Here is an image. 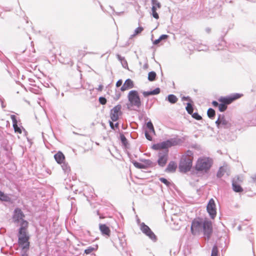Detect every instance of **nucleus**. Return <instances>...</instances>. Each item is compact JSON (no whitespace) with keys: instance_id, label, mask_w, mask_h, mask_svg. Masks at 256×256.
Segmentation results:
<instances>
[{"instance_id":"1","label":"nucleus","mask_w":256,"mask_h":256,"mask_svg":"<svg viewBox=\"0 0 256 256\" xmlns=\"http://www.w3.org/2000/svg\"><path fill=\"white\" fill-rule=\"evenodd\" d=\"M182 143V140L176 137L153 144L152 146L153 150H160L158 154V166L161 167H164L166 166L168 158L169 150L168 148H169L179 145Z\"/></svg>"},{"instance_id":"2","label":"nucleus","mask_w":256,"mask_h":256,"mask_svg":"<svg viewBox=\"0 0 256 256\" xmlns=\"http://www.w3.org/2000/svg\"><path fill=\"white\" fill-rule=\"evenodd\" d=\"M212 166L210 160L207 158H199L196 165L195 168L198 172H207Z\"/></svg>"},{"instance_id":"3","label":"nucleus","mask_w":256,"mask_h":256,"mask_svg":"<svg viewBox=\"0 0 256 256\" xmlns=\"http://www.w3.org/2000/svg\"><path fill=\"white\" fill-rule=\"evenodd\" d=\"M192 166V158L188 156H184L182 158L180 164L179 168L180 172H186L190 170Z\"/></svg>"},{"instance_id":"4","label":"nucleus","mask_w":256,"mask_h":256,"mask_svg":"<svg viewBox=\"0 0 256 256\" xmlns=\"http://www.w3.org/2000/svg\"><path fill=\"white\" fill-rule=\"evenodd\" d=\"M128 101L131 106L140 108L142 105V102L138 92L136 90H130L128 96Z\"/></svg>"},{"instance_id":"5","label":"nucleus","mask_w":256,"mask_h":256,"mask_svg":"<svg viewBox=\"0 0 256 256\" xmlns=\"http://www.w3.org/2000/svg\"><path fill=\"white\" fill-rule=\"evenodd\" d=\"M218 128H229L232 124L228 119L226 118L224 114H219L218 118L215 122Z\"/></svg>"},{"instance_id":"6","label":"nucleus","mask_w":256,"mask_h":256,"mask_svg":"<svg viewBox=\"0 0 256 256\" xmlns=\"http://www.w3.org/2000/svg\"><path fill=\"white\" fill-rule=\"evenodd\" d=\"M206 238L209 240L212 232V226L211 221L204 220L203 222L202 232Z\"/></svg>"},{"instance_id":"7","label":"nucleus","mask_w":256,"mask_h":256,"mask_svg":"<svg viewBox=\"0 0 256 256\" xmlns=\"http://www.w3.org/2000/svg\"><path fill=\"white\" fill-rule=\"evenodd\" d=\"M140 228L145 235L148 237L152 242H156L157 240V237L148 226L144 222L140 224Z\"/></svg>"},{"instance_id":"8","label":"nucleus","mask_w":256,"mask_h":256,"mask_svg":"<svg viewBox=\"0 0 256 256\" xmlns=\"http://www.w3.org/2000/svg\"><path fill=\"white\" fill-rule=\"evenodd\" d=\"M204 220H194L191 226V231L193 234L196 235L202 232Z\"/></svg>"},{"instance_id":"9","label":"nucleus","mask_w":256,"mask_h":256,"mask_svg":"<svg viewBox=\"0 0 256 256\" xmlns=\"http://www.w3.org/2000/svg\"><path fill=\"white\" fill-rule=\"evenodd\" d=\"M206 210L210 218L214 219L216 214V204L213 198H211L207 205Z\"/></svg>"},{"instance_id":"10","label":"nucleus","mask_w":256,"mask_h":256,"mask_svg":"<svg viewBox=\"0 0 256 256\" xmlns=\"http://www.w3.org/2000/svg\"><path fill=\"white\" fill-rule=\"evenodd\" d=\"M241 96V94L236 93L228 96L221 97L218 99V101L227 106L231 104L234 100L240 98Z\"/></svg>"},{"instance_id":"11","label":"nucleus","mask_w":256,"mask_h":256,"mask_svg":"<svg viewBox=\"0 0 256 256\" xmlns=\"http://www.w3.org/2000/svg\"><path fill=\"white\" fill-rule=\"evenodd\" d=\"M122 106L120 104L115 106L111 110L110 118L113 122H116L118 119V116L122 114Z\"/></svg>"},{"instance_id":"12","label":"nucleus","mask_w":256,"mask_h":256,"mask_svg":"<svg viewBox=\"0 0 256 256\" xmlns=\"http://www.w3.org/2000/svg\"><path fill=\"white\" fill-rule=\"evenodd\" d=\"M30 238H19L18 243L19 246L24 251L27 252L30 248Z\"/></svg>"},{"instance_id":"13","label":"nucleus","mask_w":256,"mask_h":256,"mask_svg":"<svg viewBox=\"0 0 256 256\" xmlns=\"http://www.w3.org/2000/svg\"><path fill=\"white\" fill-rule=\"evenodd\" d=\"M24 215L20 208H16L14 210L13 219L14 222H18L20 220H24Z\"/></svg>"},{"instance_id":"14","label":"nucleus","mask_w":256,"mask_h":256,"mask_svg":"<svg viewBox=\"0 0 256 256\" xmlns=\"http://www.w3.org/2000/svg\"><path fill=\"white\" fill-rule=\"evenodd\" d=\"M134 84L132 80L130 78L126 80L122 86L120 88V90L124 92L130 88H134Z\"/></svg>"},{"instance_id":"15","label":"nucleus","mask_w":256,"mask_h":256,"mask_svg":"<svg viewBox=\"0 0 256 256\" xmlns=\"http://www.w3.org/2000/svg\"><path fill=\"white\" fill-rule=\"evenodd\" d=\"M99 228L102 235L106 236H110V230L105 224H100Z\"/></svg>"},{"instance_id":"16","label":"nucleus","mask_w":256,"mask_h":256,"mask_svg":"<svg viewBox=\"0 0 256 256\" xmlns=\"http://www.w3.org/2000/svg\"><path fill=\"white\" fill-rule=\"evenodd\" d=\"M54 158L56 161L59 164H62L65 160L64 155L61 152H58L56 154L54 155Z\"/></svg>"},{"instance_id":"17","label":"nucleus","mask_w":256,"mask_h":256,"mask_svg":"<svg viewBox=\"0 0 256 256\" xmlns=\"http://www.w3.org/2000/svg\"><path fill=\"white\" fill-rule=\"evenodd\" d=\"M232 188L236 192H241L244 190L240 184H238L235 180H232Z\"/></svg>"},{"instance_id":"18","label":"nucleus","mask_w":256,"mask_h":256,"mask_svg":"<svg viewBox=\"0 0 256 256\" xmlns=\"http://www.w3.org/2000/svg\"><path fill=\"white\" fill-rule=\"evenodd\" d=\"M160 88H155L154 90H151V91H147V92H142V94L144 97H147L151 95H156L160 93Z\"/></svg>"},{"instance_id":"19","label":"nucleus","mask_w":256,"mask_h":256,"mask_svg":"<svg viewBox=\"0 0 256 256\" xmlns=\"http://www.w3.org/2000/svg\"><path fill=\"white\" fill-rule=\"evenodd\" d=\"M177 168V166L174 162L170 161L167 166L166 170L168 172H174Z\"/></svg>"},{"instance_id":"20","label":"nucleus","mask_w":256,"mask_h":256,"mask_svg":"<svg viewBox=\"0 0 256 256\" xmlns=\"http://www.w3.org/2000/svg\"><path fill=\"white\" fill-rule=\"evenodd\" d=\"M166 100H168L170 103L172 104H174L178 102V98L175 95L170 94L168 95V96L166 98Z\"/></svg>"},{"instance_id":"21","label":"nucleus","mask_w":256,"mask_h":256,"mask_svg":"<svg viewBox=\"0 0 256 256\" xmlns=\"http://www.w3.org/2000/svg\"><path fill=\"white\" fill-rule=\"evenodd\" d=\"M118 238L120 247L122 250H124L126 246V242L125 237L124 236H122V237L118 236Z\"/></svg>"},{"instance_id":"22","label":"nucleus","mask_w":256,"mask_h":256,"mask_svg":"<svg viewBox=\"0 0 256 256\" xmlns=\"http://www.w3.org/2000/svg\"><path fill=\"white\" fill-rule=\"evenodd\" d=\"M116 58L118 60L121 62L122 66L124 68H126L128 67V62L124 57L122 56L119 54H117Z\"/></svg>"},{"instance_id":"23","label":"nucleus","mask_w":256,"mask_h":256,"mask_svg":"<svg viewBox=\"0 0 256 256\" xmlns=\"http://www.w3.org/2000/svg\"><path fill=\"white\" fill-rule=\"evenodd\" d=\"M19 238H30L28 230H22V228H19L18 234Z\"/></svg>"},{"instance_id":"24","label":"nucleus","mask_w":256,"mask_h":256,"mask_svg":"<svg viewBox=\"0 0 256 256\" xmlns=\"http://www.w3.org/2000/svg\"><path fill=\"white\" fill-rule=\"evenodd\" d=\"M168 38V36L167 34H162L161 35L160 38L156 40L153 42V44L154 45L158 44L162 40H165Z\"/></svg>"},{"instance_id":"25","label":"nucleus","mask_w":256,"mask_h":256,"mask_svg":"<svg viewBox=\"0 0 256 256\" xmlns=\"http://www.w3.org/2000/svg\"><path fill=\"white\" fill-rule=\"evenodd\" d=\"M62 168V170L66 174H68L70 171V168L68 163L64 162H62V164H60Z\"/></svg>"},{"instance_id":"26","label":"nucleus","mask_w":256,"mask_h":256,"mask_svg":"<svg viewBox=\"0 0 256 256\" xmlns=\"http://www.w3.org/2000/svg\"><path fill=\"white\" fill-rule=\"evenodd\" d=\"M28 223L26 220H22L20 222V228H22V230H28Z\"/></svg>"},{"instance_id":"27","label":"nucleus","mask_w":256,"mask_h":256,"mask_svg":"<svg viewBox=\"0 0 256 256\" xmlns=\"http://www.w3.org/2000/svg\"><path fill=\"white\" fill-rule=\"evenodd\" d=\"M207 114L209 118L214 119L216 116V112L212 108H209L207 112Z\"/></svg>"},{"instance_id":"28","label":"nucleus","mask_w":256,"mask_h":256,"mask_svg":"<svg viewBox=\"0 0 256 256\" xmlns=\"http://www.w3.org/2000/svg\"><path fill=\"white\" fill-rule=\"evenodd\" d=\"M156 72L152 71L148 74V80L150 82H153L156 80Z\"/></svg>"},{"instance_id":"29","label":"nucleus","mask_w":256,"mask_h":256,"mask_svg":"<svg viewBox=\"0 0 256 256\" xmlns=\"http://www.w3.org/2000/svg\"><path fill=\"white\" fill-rule=\"evenodd\" d=\"M120 139L122 144L125 148H127L128 145V142L126 136L123 134H120Z\"/></svg>"},{"instance_id":"30","label":"nucleus","mask_w":256,"mask_h":256,"mask_svg":"<svg viewBox=\"0 0 256 256\" xmlns=\"http://www.w3.org/2000/svg\"><path fill=\"white\" fill-rule=\"evenodd\" d=\"M10 199V198L8 196L0 190V200L4 202H8Z\"/></svg>"},{"instance_id":"31","label":"nucleus","mask_w":256,"mask_h":256,"mask_svg":"<svg viewBox=\"0 0 256 256\" xmlns=\"http://www.w3.org/2000/svg\"><path fill=\"white\" fill-rule=\"evenodd\" d=\"M226 170L224 167L221 166L216 174V176L218 178H222L226 172Z\"/></svg>"},{"instance_id":"32","label":"nucleus","mask_w":256,"mask_h":256,"mask_svg":"<svg viewBox=\"0 0 256 256\" xmlns=\"http://www.w3.org/2000/svg\"><path fill=\"white\" fill-rule=\"evenodd\" d=\"M132 164L134 165V166L135 167H136V168H140V169H142V168L145 169L146 168V166H144V164L140 163L136 161L132 162Z\"/></svg>"},{"instance_id":"33","label":"nucleus","mask_w":256,"mask_h":256,"mask_svg":"<svg viewBox=\"0 0 256 256\" xmlns=\"http://www.w3.org/2000/svg\"><path fill=\"white\" fill-rule=\"evenodd\" d=\"M186 109L187 111V112L190 114H192L193 113L194 108L192 107V105L190 103H187V106L186 108Z\"/></svg>"},{"instance_id":"34","label":"nucleus","mask_w":256,"mask_h":256,"mask_svg":"<svg viewBox=\"0 0 256 256\" xmlns=\"http://www.w3.org/2000/svg\"><path fill=\"white\" fill-rule=\"evenodd\" d=\"M196 48L198 51H202V50H206L208 49V46L206 45L200 44V45L196 46Z\"/></svg>"},{"instance_id":"35","label":"nucleus","mask_w":256,"mask_h":256,"mask_svg":"<svg viewBox=\"0 0 256 256\" xmlns=\"http://www.w3.org/2000/svg\"><path fill=\"white\" fill-rule=\"evenodd\" d=\"M144 166H146V168H148L152 166V160H144Z\"/></svg>"},{"instance_id":"36","label":"nucleus","mask_w":256,"mask_h":256,"mask_svg":"<svg viewBox=\"0 0 256 256\" xmlns=\"http://www.w3.org/2000/svg\"><path fill=\"white\" fill-rule=\"evenodd\" d=\"M218 248L216 245H214L212 250L211 256H218Z\"/></svg>"},{"instance_id":"37","label":"nucleus","mask_w":256,"mask_h":256,"mask_svg":"<svg viewBox=\"0 0 256 256\" xmlns=\"http://www.w3.org/2000/svg\"><path fill=\"white\" fill-rule=\"evenodd\" d=\"M159 180L160 182L166 184L168 187H169L171 184L170 182L164 178H160Z\"/></svg>"},{"instance_id":"38","label":"nucleus","mask_w":256,"mask_h":256,"mask_svg":"<svg viewBox=\"0 0 256 256\" xmlns=\"http://www.w3.org/2000/svg\"><path fill=\"white\" fill-rule=\"evenodd\" d=\"M218 110L221 112H224L227 108V106L224 103L221 102L218 106Z\"/></svg>"},{"instance_id":"39","label":"nucleus","mask_w":256,"mask_h":256,"mask_svg":"<svg viewBox=\"0 0 256 256\" xmlns=\"http://www.w3.org/2000/svg\"><path fill=\"white\" fill-rule=\"evenodd\" d=\"M143 30L144 28L140 26L134 30V33L131 36V38L140 34Z\"/></svg>"},{"instance_id":"40","label":"nucleus","mask_w":256,"mask_h":256,"mask_svg":"<svg viewBox=\"0 0 256 256\" xmlns=\"http://www.w3.org/2000/svg\"><path fill=\"white\" fill-rule=\"evenodd\" d=\"M13 127L14 130L15 132H18L19 134L22 133L21 128L18 126V122L16 124H13Z\"/></svg>"},{"instance_id":"41","label":"nucleus","mask_w":256,"mask_h":256,"mask_svg":"<svg viewBox=\"0 0 256 256\" xmlns=\"http://www.w3.org/2000/svg\"><path fill=\"white\" fill-rule=\"evenodd\" d=\"M146 127L150 130V131L154 132V130L152 122L150 121L146 123Z\"/></svg>"},{"instance_id":"42","label":"nucleus","mask_w":256,"mask_h":256,"mask_svg":"<svg viewBox=\"0 0 256 256\" xmlns=\"http://www.w3.org/2000/svg\"><path fill=\"white\" fill-rule=\"evenodd\" d=\"M152 6H154L155 8H160V4L157 0H152Z\"/></svg>"},{"instance_id":"43","label":"nucleus","mask_w":256,"mask_h":256,"mask_svg":"<svg viewBox=\"0 0 256 256\" xmlns=\"http://www.w3.org/2000/svg\"><path fill=\"white\" fill-rule=\"evenodd\" d=\"M156 8L154 6H152V16L156 19H158L159 18V16L158 14L156 12Z\"/></svg>"},{"instance_id":"44","label":"nucleus","mask_w":256,"mask_h":256,"mask_svg":"<svg viewBox=\"0 0 256 256\" xmlns=\"http://www.w3.org/2000/svg\"><path fill=\"white\" fill-rule=\"evenodd\" d=\"M192 118L196 120H200L202 119V117L199 115L198 112L192 113Z\"/></svg>"},{"instance_id":"45","label":"nucleus","mask_w":256,"mask_h":256,"mask_svg":"<svg viewBox=\"0 0 256 256\" xmlns=\"http://www.w3.org/2000/svg\"><path fill=\"white\" fill-rule=\"evenodd\" d=\"M99 102L102 104H105L106 103V100L105 98L101 96L99 98Z\"/></svg>"},{"instance_id":"46","label":"nucleus","mask_w":256,"mask_h":256,"mask_svg":"<svg viewBox=\"0 0 256 256\" xmlns=\"http://www.w3.org/2000/svg\"><path fill=\"white\" fill-rule=\"evenodd\" d=\"M94 248L92 246H90L86 250H84V252L86 254H90L91 253L92 251H94Z\"/></svg>"},{"instance_id":"47","label":"nucleus","mask_w":256,"mask_h":256,"mask_svg":"<svg viewBox=\"0 0 256 256\" xmlns=\"http://www.w3.org/2000/svg\"><path fill=\"white\" fill-rule=\"evenodd\" d=\"M232 180H235L236 182V181L238 184H240V182H242V178H240L238 176H236L234 177L233 178Z\"/></svg>"},{"instance_id":"48","label":"nucleus","mask_w":256,"mask_h":256,"mask_svg":"<svg viewBox=\"0 0 256 256\" xmlns=\"http://www.w3.org/2000/svg\"><path fill=\"white\" fill-rule=\"evenodd\" d=\"M145 136L147 140H152V136L149 134V133L147 131L145 132Z\"/></svg>"},{"instance_id":"49","label":"nucleus","mask_w":256,"mask_h":256,"mask_svg":"<svg viewBox=\"0 0 256 256\" xmlns=\"http://www.w3.org/2000/svg\"><path fill=\"white\" fill-rule=\"evenodd\" d=\"M10 118H11V119H12V124H16V123L18 122L16 118V116L15 115H11Z\"/></svg>"},{"instance_id":"50","label":"nucleus","mask_w":256,"mask_h":256,"mask_svg":"<svg viewBox=\"0 0 256 256\" xmlns=\"http://www.w3.org/2000/svg\"><path fill=\"white\" fill-rule=\"evenodd\" d=\"M120 96H121V94H120V92H116V94L114 98V100H118L120 98Z\"/></svg>"},{"instance_id":"51","label":"nucleus","mask_w":256,"mask_h":256,"mask_svg":"<svg viewBox=\"0 0 256 256\" xmlns=\"http://www.w3.org/2000/svg\"><path fill=\"white\" fill-rule=\"evenodd\" d=\"M122 80H119L117 81V82L116 83V86L117 88H118L122 85Z\"/></svg>"},{"instance_id":"52","label":"nucleus","mask_w":256,"mask_h":256,"mask_svg":"<svg viewBox=\"0 0 256 256\" xmlns=\"http://www.w3.org/2000/svg\"><path fill=\"white\" fill-rule=\"evenodd\" d=\"M212 104L214 107H217L220 104L218 102L214 100L212 102Z\"/></svg>"},{"instance_id":"53","label":"nucleus","mask_w":256,"mask_h":256,"mask_svg":"<svg viewBox=\"0 0 256 256\" xmlns=\"http://www.w3.org/2000/svg\"><path fill=\"white\" fill-rule=\"evenodd\" d=\"M182 100H190V98L189 96H183L182 98Z\"/></svg>"},{"instance_id":"54","label":"nucleus","mask_w":256,"mask_h":256,"mask_svg":"<svg viewBox=\"0 0 256 256\" xmlns=\"http://www.w3.org/2000/svg\"><path fill=\"white\" fill-rule=\"evenodd\" d=\"M28 81L30 82V85H34L32 83L34 82V80L32 78H28Z\"/></svg>"},{"instance_id":"55","label":"nucleus","mask_w":256,"mask_h":256,"mask_svg":"<svg viewBox=\"0 0 256 256\" xmlns=\"http://www.w3.org/2000/svg\"><path fill=\"white\" fill-rule=\"evenodd\" d=\"M102 88H103V86L102 85H100L98 86V88H97V90H98V91H102Z\"/></svg>"},{"instance_id":"56","label":"nucleus","mask_w":256,"mask_h":256,"mask_svg":"<svg viewBox=\"0 0 256 256\" xmlns=\"http://www.w3.org/2000/svg\"><path fill=\"white\" fill-rule=\"evenodd\" d=\"M110 126L111 128L114 129V124L112 122H110Z\"/></svg>"},{"instance_id":"57","label":"nucleus","mask_w":256,"mask_h":256,"mask_svg":"<svg viewBox=\"0 0 256 256\" xmlns=\"http://www.w3.org/2000/svg\"><path fill=\"white\" fill-rule=\"evenodd\" d=\"M116 13L118 15H120L121 14H123L124 12H116Z\"/></svg>"},{"instance_id":"58","label":"nucleus","mask_w":256,"mask_h":256,"mask_svg":"<svg viewBox=\"0 0 256 256\" xmlns=\"http://www.w3.org/2000/svg\"><path fill=\"white\" fill-rule=\"evenodd\" d=\"M24 253L22 254V256H28V255L26 254V252L24 251Z\"/></svg>"},{"instance_id":"59","label":"nucleus","mask_w":256,"mask_h":256,"mask_svg":"<svg viewBox=\"0 0 256 256\" xmlns=\"http://www.w3.org/2000/svg\"><path fill=\"white\" fill-rule=\"evenodd\" d=\"M238 230H241V228H242V227H241V226H238Z\"/></svg>"},{"instance_id":"60","label":"nucleus","mask_w":256,"mask_h":256,"mask_svg":"<svg viewBox=\"0 0 256 256\" xmlns=\"http://www.w3.org/2000/svg\"><path fill=\"white\" fill-rule=\"evenodd\" d=\"M114 126H115L116 127H118V123H116V124H115Z\"/></svg>"},{"instance_id":"61","label":"nucleus","mask_w":256,"mask_h":256,"mask_svg":"<svg viewBox=\"0 0 256 256\" xmlns=\"http://www.w3.org/2000/svg\"><path fill=\"white\" fill-rule=\"evenodd\" d=\"M254 180H256V175L253 178Z\"/></svg>"},{"instance_id":"62","label":"nucleus","mask_w":256,"mask_h":256,"mask_svg":"<svg viewBox=\"0 0 256 256\" xmlns=\"http://www.w3.org/2000/svg\"><path fill=\"white\" fill-rule=\"evenodd\" d=\"M2 108L4 107V104H3V102H2Z\"/></svg>"},{"instance_id":"63","label":"nucleus","mask_w":256,"mask_h":256,"mask_svg":"<svg viewBox=\"0 0 256 256\" xmlns=\"http://www.w3.org/2000/svg\"><path fill=\"white\" fill-rule=\"evenodd\" d=\"M110 8H111L112 9V10H114V9H113V8H112V7H110Z\"/></svg>"}]
</instances>
